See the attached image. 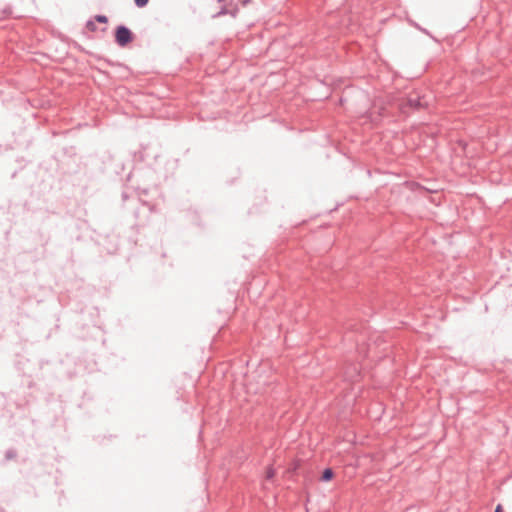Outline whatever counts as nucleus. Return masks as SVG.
I'll return each instance as SVG.
<instances>
[{
	"label": "nucleus",
	"mask_w": 512,
	"mask_h": 512,
	"mask_svg": "<svg viewBox=\"0 0 512 512\" xmlns=\"http://www.w3.org/2000/svg\"><path fill=\"white\" fill-rule=\"evenodd\" d=\"M333 478V471L331 469H325L322 474V480L323 481H329Z\"/></svg>",
	"instance_id": "nucleus-2"
},
{
	"label": "nucleus",
	"mask_w": 512,
	"mask_h": 512,
	"mask_svg": "<svg viewBox=\"0 0 512 512\" xmlns=\"http://www.w3.org/2000/svg\"><path fill=\"white\" fill-rule=\"evenodd\" d=\"M87 27L90 29V30H95V25L93 23H88Z\"/></svg>",
	"instance_id": "nucleus-6"
},
{
	"label": "nucleus",
	"mask_w": 512,
	"mask_h": 512,
	"mask_svg": "<svg viewBox=\"0 0 512 512\" xmlns=\"http://www.w3.org/2000/svg\"><path fill=\"white\" fill-rule=\"evenodd\" d=\"M138 7H144L147 5L149 0H134Z\"/></svg>",
	"instance_id": "nucleus-3"
},
{
	"label": "nucleus",
	"mask_w": 512,
	"mask_h": 512,
	"mask_svg": "<svg viewBox=\"0 0 512 512\" xmlns=\"http://www.w3.org/2000/svg\"><path fill=\"white\" fill-rule=\"evenodd\" d=\"M495 512H503L502 506L501 505H497V507L495 509Z\"/></svg>",
	"instance_id": "nucleus-7"
},
{
	"label": "nucleus",
	"mask_w": 512,
	"mask_h": 512,
	"mask_svg": "<svg viewBox=\"0 0 512 512\" xmlns=\"http://www.w3.org/2000/svg\"><path fill=\"white\" fill-rule=\"evenodd\" d=\"M96 20H97L98 22H101V23H106V22H107V17H106V16H102V15H98V16L96 17Z\"/></svg>",
	"instance_id": "nucleus-5"
},
{
	"label": "nucleus",
	"mask_w": 512,
	"mask_h": 512,
	"mask_svg": "<svg viewBox=\"0 0 512 512\" xmlns=\"http://www.w3.org/2000/svg\"><path fill=\"white\" fill-rule=\"evenodd\" d=\"M115 38L116 42L120 46H126L128 43L132 41V33L128 28L124 26H119L116 29Z\"/></svg>",
	"instance_id": "nucleus-1"
},
{
	"label": "nucleus",
	"mask_w": 512,
	"mask_h": 512,
	"mask_svg": "<svg viewBox=\"0 0 512 512\" xmlns=\"http://www.w3.org/2000/svg\"><path fill=\"white\" fill-rule=\"evenodd\" d=\"M274 476V471L272 468H268L266 471V478L270 479Z\"/></svg>",
	"instance_id": "nucleus-4"
}]
</instances>
